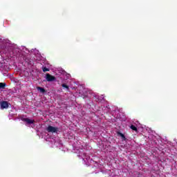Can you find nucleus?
Here are the masks:
<instances>
[{
	"label": "nucleus",
	"mask_w": 177,
	"mask_h": 177,
	"mask_svg": "<svg viewBox=\"0 0 177 177\" xmlns=\"http://www.w3.org/2000/svg\"><path fill=\"white\" fill-rule=\"evenodd\" d=\"M58 128L57 127H55L53 126L49 125L47 128H46V131L48 133H57V131H58Z\"/></svg>",
	"instance_id": "nucleus-1"
},
{
	"label": "nucleus",
	"mask_w": 177,
	"mask_h": 177,
	"mask_svg": "<svg viewBox=\"0 0 177 177\" xmlns=\"http://www.w3.org/2000/svg\"><path fill=\"white\" fill-rule=\"evenodd\" d=\"M46 80L48 82H53V81H56V77L49 73H46Z\"/></svg>",
	"instance_id": "nucleus-2"
},
{
	"label": "nucleus",
	"mask_w": 177,
	"mask_h": 177,
	"mask_svg": "<svg viewBox=\"0 0 177 177\" xmlns=\"http://www.w3.org/2000/svg\"><path fill=\"white\" fill-rule=\"evenodd\" d=\"M9 66V58H6L3 60L2 62H0V67H8Z\"/></svg>",
	"instance_id": "nucleus-3"
},
{
	"label": "nucleus",
	"mask_w": 177,
	"mask_h": 177,
	"mask_svg": "<svg viewBox=\"0 0 177 177\" xmlns=\"http://www.w3.org/2000/svg\"><path fill=\"white\" fill-rule=\"evenodd\" d=\"M0 104L2 110H3V109H9V103L6 101H2Z\"/></svg>",
	"instance_id": "nucleus-4"
},
{
	"label": "nucleus",
	"mask_w": 177,
	"mask_h": 177,
	"mask_svg": "<svg viewBox=\"0 0 177 177\" xmlns=\"http://www.w3.org/2000/svg\"><path fill=\"white\" fill-rule=\"evenodd\" d=\"M22 121H24V122H27V124H34L35 122V120H32L28 118H22Z\"/></svg>",
	"instance_id": "nucleus-5"
},
{
	"label": "nucleus",
	"mask_w": 177,
	"mask_h": 177,
	"mask_svg": "<svg viewBox=\"0 0 177 177\" xmlns=\"http://www.w3.org/2000/svg\"><path fill=\"white\" fill-rule=\"evenodd\" d=\"M117 135H118V136H120L122 141L127 140V138L125 137V135H124V133H122L120 131H118Z\"/></svg>",
	"instance_id": "nucleus-6"
},
{
	"label": "nucleus",
	"mask_w": 177,
	"mask_h": 177,
	"mask_svg": "<svg viewBox=\"0 0 177 177\" xmlns=\"http://www.w3.org/2000/svg\"><path fill=\"white\" fill-rule=\"evenodd\" d=\"M9 70H10V68H5V67L1 68V71L3 73V74H6V73H8Z\"/></svg>",
	"instance_id": "nucleus-7"
},
{
	"label": "nucleus",
	"mask_w": 177,
	"mask_h": 177,
	"mask_svg": "<svg viewBox=\"0 0 177 177\" xmlns=\"http://www.w3.org/2000/svg\"><path fill=\"white\" fill-rule=\"evenodd\" d=\"M37 91H39V92H41V93H45V92H46L45 88H44L41 86H37Z\"/></svg>",
	"instance_id": "nucleus-8"
},
{
	"label": "nucleus",
	"mask_w": 177,
	"mask_h": 177,
	"mask_svg": "<svg viewBox=\"0 0 177 177\" xmlns=\"http://www.w3.org/2000/svg\"><path fill=\"white\" fill-rule=\"evenodd\" d=\"M6 86V83L0 82V89H5Z\"/></svg>",
	"instance_id": "nucleus-9"
},
{
	"label": "nucleus",
	"mask_w": 177,
	"mask_h": 177,
	"mask_svg": "<svg viewBox=\"0 0 177 177\" xmlns=\"http://www.w3.org/2000/svg\"><path fill=\"white\" fill-rule=\"evenodd\" d=\"M131 129H132V131H135V132H138V128L136 127V126L135 125H131L130 127Z\"/></svg>",
	"instance_id": "nucleus-10"
},
{
	"label": "nucleus",
	"mask_w": 177,
	"mask_h": 177,
	"mask_svg": "<svg viewBox=\"0 0 177 177\" xmlns=\"http://www.w3.org/2000/svg\"><path fill=\"white\" fill-rule=\"evenodd\" d=\"M50 71L49 68H46V67L43 68L44 73H46V71Z\"/></svg>",
	"instance_id": "nucleus-11"
},
{
	"label": "nucleus",
	"mask_w": 177,
	"mask_h": 177,
	"mask_svg": "<svg viewBox=\"0 0 177 177\" xmlns=\"http://www.w3.org/2000/svg\"><path fill=\"white\" fill-rule=\"evenodd\" d=\"M62 88H66V89H68V86H67V84H62Z\"/></svg>",
	"instance_id": "nucleus-12"
},
{
	"label": "nucleus",
	"mask_w": 177,
	"mask_h": 177,
	"mask_svg": "<svg viewBox=\"0 0 177 177\" xmlns=\"http://www.w3.org/2000/svg\"><path fill=\"white\" fill-rule=\"evenodd\" d=\"M16 71H20V68L17 67L15 68Z\"/></svg>",
	"instance_id": "nucleus-13"
},
{
	"label": "nucleus",
	"mask_w": 177,
	"mask_h": 177,
	"mask_svg": "<svg viewBox=\"0 0 177 177\" xmlns=\"http://www.w3.org/2000/svg\"><path fill=\"white\" fill-rule=\"evenodd\" d=\"M15 49L12 50V52H13L14 53H15Z\"/></svg>",
	"instance_id": "nucleus-14"
},
{
	"label": "nucleus",
	"mask_w": 177,
	"mask_h": 177,
	"mask_svg": "<svg viewBox=\"0 0 177 177\" xmlns=\"http://www.w3.org/2000/svg\"><path fill=\"white\" fill-rule=\"evenodd\" d=\"M42 67H45V66H44V65H43V66H42Z\"/></svg>",
	"instance_id": "nucleus-15"
},
{
	"label": "nucleus",
	"mask_w": 177,
	"mask_h": 177,
	"mask_svg": "<svg viewBox=\"0 0 177 177\" xmlns=\"http://www.w3.org/2000/svg\"><path fill=\"white\" fill-rule=\"evenodd\" d=\"M38 67H39V65H37Z\"/></svg>",
	"instance_id": "nucleus-16"
}]
</instances>
